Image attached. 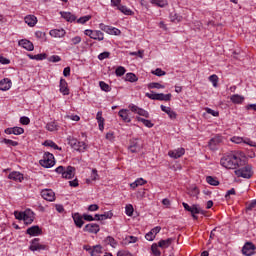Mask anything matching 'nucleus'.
Here are the masks:
<instances>
[{
  "instance_id": "cd10ccee",
  "label": "nucleus",
  "mask_w": 256,
  "mask_h": 256,
  "mask_svg": "<svg viewBox=\"0 0 256 256\" xmlns=\"http://www.w3.org/2000/svg\"><path fill=\"white\" fill-rule=\"evenodd\" d=\"M60 93L63 95H69V88L67 87V81L63 78L60 79Z\"/></svg>"
},
{
  "instance_id": "2eb2a0df",
  "label": "nucleus",
  "mask_w": 256,
  "mask_h": 256,
  "mask_svg": "<svg viewBox=\"0 0 256 256\" xmlns=\"http://www.w3.org/2000/svg\"><path fill=\"white\" fill-rule=\"evenodd\" d=\"M131 112L129 109H121L118 112V116L124 121V123H131Z\"/></svg>"
},
{
  "instance_id": "69168bd1",
  "label": "nucleus",
  "mask_w": 256,
  "mask_h": 256,
  "mask_svg": "<svg viewBox=\"0 0 256 256\" xmlns=\"http://www.w3.org/2000/svg\"><path fill=\"white\" fill-rule=\"evenodd\" d=\"M90 177L92 181H97V179H99V174L97 173V169H92V173Z\"/></svg>"
},
{
  "instance_id": "0e129e2a",
  "label": "nucleus",
  "mask_w": 256,
  "mask_h": 256,
  "mask_svg": "<svg viewBox=\"0 0 256 256\" xmlns=\"http://www.w3.org/2000/svg\"><path fill=\"white\" fill-rule=\"evenodd\" d=\"M155 235L149 231L146 235H145V239L146 241H155Z\"/></svg>"
},
{
  "instance_id": "ddd939ff",
  "label": "nucleus",
  "mask_w": 256,
  "mask_h": 256,
  "mask_svg": "<svg viewBox=\"0 0 256 256\" xmlns=\"http://www.w3.org/2000/svg\"><path fill=\"white\" fill-rule=\"evenodd\" d=\"M168 155L169 157H171V159H180V157H183V155H185V148L170 150L168 152Z\"/></svg>"
},
{
  "instance_id": "4d7b16f0",
  "label": "nucleus",
  "mask_w": 256,
  "mask_h": 256,
  "mask_svg": "<svg viewBox=\"0 0 256 256\" xmlns=\"http://www.w3.org/2000/svg\"><path fill=\"white\" fill-rule=\"evenodd\" d=\"M109 55H111V53L102 52L98 55V59H99V61H104V59H109Z\"/></svg>"
},
{
  "instance_id": "8fccbe9b",
  "label": "nucleus",
  "mask_w": 256,
  "mask_h": 256,
  "mask_svg": "<svg viewBox=\"0 0 256 256\" xmlns=\"http://www.w3.org/2000/svg\"><path fill=\"white\" fill-rule=\"evenodd\" d=\"M127 70H125V67L119 66L115 70L116 77H123V75L126 73Z\"/></svg>"
},
{
  "instance_id": "4be33fe9",
  "label": "nucleus",
  "mask_w": 256,
  "mask_h": 256,
  "mask_svg": "<svg viewBox=\"0 0 256 256\" xmlns=\"http://www.w3.org/2000/svg\"><path fill=\"white\" fill-rule=\"evenodd\" d=\"M96 121L98 123V127L100 131L105 130V118H103V112L98 111L96 114Z\"/></svg>"
},
{
  "instance_id": "052dcab7",
  "label": "nucleus",
  "mask_w": 256,
  "mask_h": 256,
  "mask_svg": "<svg viewBox=\"0 0 256 256\" xmlns=\"http://www.w3.org/2000/svg\"><path fill=\"white\" fill-rule=\"evenodd\" d=\"M4 143L6 145H11V147H17L19 145L17 141H13L11 139H4Z\"/></svg>"
},
{
  "instance_id": "aec40b11",
  "label": "nucleus",
  "mask_w": 256,
  "mask_h": 256,
  "mask_svg": "<svg viewBox=\"0 0 256 256\" xmlns=\"http://www.w3.org/2000/svg\"><path fill=\"white\" fill-rule=\"evenodd\" d=\"M62 177L63 179H73L75 177V168L73 166L66 167Z\"/></svg>"
},
{
  "instance_id": "412c9836",
  "label": "nucleus",
  "mask_w": 256,
  "mask_h": 256,
  "mask_svg": "<svg viewBox=\"0 0 256 256\" xmlns=\"http://www.w3.org/2000/svg\"><path fill=\"white\" fill-rule=\"evenodd\" d=\"M72 219H73L76 227H78L79 229H81V227H83V225H85V222L83 221L84 218L79 213L72 214Z\"/></svg>"
},
{
  "instance_id": "3c124183",
  "label": "nucleus",
  "mask_w": 256,
  "mask_h": 256,
  "mask_svg": "<svg viewBox=\"0 0 256 256\" xmlns=\"http://www.w3.org/2000/svg\"><path fill=\"white\" fill-rule=\"evenodd\" d=\"M152 75H156V77H163L164 75H167V72L163 71L161 68H156L152 71Z\"/></svg>"
},
{
  "instance_id": "7c9ffc66",
  "label": "nucleus",
  "mask_w": 256,
  "mask_h": 256,
  "mask_svg": "<svg viewBox=\"0 0 256 256\" xmlns=\"http://www.w3.org/2000/svg\"><path fill=\"white\" fill-rule=\"evenodd\" d=\"M147 184V180L143 178H137L133 183L130 184L131 189H137V187Z\"/></svg>"
},
{
  "instance_id": "a211bd4d",
  "label": "nucleus",
  "mask_w": 256,
  "mask_h": 256,
  "mask_svg": "<svg viewBox=\"0 0 256 256\" xmlns=\"http://www.w3.org/2000/svg\"><path fill=\"white\" fill-rule=\"evenodd\" d=\"M27 235H30V237H39V235H41V233H43V230H41L39 228V226L35 225L32 227H29L26 230Z\"/></svg>"
},
{
  "instance_id": "393cba45",
  "label": "nucleus",
  "mask_w": 256,
  "mask_h": 256,
  "mask_svg": "<svg viewBox=\"0 0 256 256\" xmlns=\"http://www.w3.org/2000/svg\"><path fill=\"white\" fill-rule=\"evenodd\" d=\"M60 15L62 19H65V21H68L69 23H73V21L77 19L71 12H60Z\"/></svg>"
},
{
  "instance_id": "09e8293b",
  "label": "nucleus",
  "mask_w": 256,
  "mask_h": 256,
  "mask_svg": "<svg viewBox=\"0 0 256 256\" xmlns=\"http://www.w3.org/2000/svg\"><path fill=\"white\" fill-rule=\"evenodd\" d=\"M209 82L212 83L213 87H218L219 77L216 74H213L209 77Z\"/></svg>"
},
{
  "instance_id": "5fc2aeb1",
  "label": "nucleus",
  "mask_w": 256,
  "mask_h": 256,
  "mask_svg": "<svg viewBox=\"0 0 256 256\" xmlns=\"http://www.w3.org/2000/svg\"><path fill=\"white\" fill-rule=\"evenodd\" d=\"M85 149H87V144L85 142H79L76 147V151L83 152Z\"/></svg>"
},
{
  "instance_id": "79ce46f5",
  "label": "nucleus",
  "mask_w": 256,
  "mask_h": 256,
  "mask_svg": "<svg viewBox=\"0 0 256 256\" xmlns=\"http://www.w3.org/2000/svg\"><path fill=\"white\" fill-rule=\"evenodd\" d=\"M46 129L47 131H57V129H59V126L57 125V122L53 121V122H49L46 124Z\"/></svg>"
},
{
  "instance_id": "39448f33",
  "label": "nucleus",
  "mask_w": 256,
  "mask_h": 256,
  "mask_svg": "<svg viewBox=\"0 0 256 256\" xmlns=\"http://www.w3.org/2000/svg\"><path fill=\"white\" fill-rule=\"evenodd\" d=\"M84 35L90 37V39H94V41H103L105 39V34L101 30L86 29Z\"/></svg>"
},
{
  "instance_id": "b1692460",
  "label": "nucleus",
  "mask_w": 256,
  "mask_h": 256,
  "mask_svg": "<svg viewBox=\"0 0 256 256\" xmlns=\"http://www.w3.org/2000/svg\"><path fill=\"white\" fill-rule=\"evenodd\" d=\"M11 80L9 78H4L0 81V91H9L11 89Z\"/></svg>"
},
{
  "instance_id": "c03bdc74",
  "label": "nucleus",
  "mask_w": 256,
  "mask_h": 256,
  "mask_svg": "<svg viewBox=\"0 0 256 256\" xmlns=\"http://www.w3.org/2000/svg\"><path fill=\"white\" fill-rule=\"evenodd\" d=\"M157 101H171V94L158 93Z\"/></svg>"
},
{
  "instance_id": "1a4fd4ad",
  "label": "nucleus",
  "mask_w": 256,
  "mask_h": 256,
  "mask_svg": "<svg viewBox=\"0 0 256 256\" xmlns=\"http://www.w3.org/2000/svg\"><path fill=\"white\" fill-rule=\"evenodd\" d=\"M255 244L253 242H246L242 247V254L245 256H252L255 255Z\"/></svg>"
},
{
  "instance_id": "9b49d317",
  "label": "nucleus",
  "mask_w": 256,
  "mask_h": 256,
  "mask_svg": "<svg viewBox=\"0 0 256 256\" xmlns=\"http://www.w3.org/2000/svg\"><path fill=\"white\" fill-rule=\"evenodd\" d=\"M83 231H85L86 233H94L95 235H97V233L101 231V227L99 226V224L90 223L83 228Z\"/></svg>"
},
{
  "instance_id": "f3484780",
  "label": "nucleus",
  "mask_w": 256,
  "mask_h": 256,
  "mask_svg": "<svg viewBox=\"0 0 256 256\" xmlns=\"http://www.w3.org/2000/svg\"><path fill=\"white\" fill-rule=\"evenodd\" d=\"M4 133H6V135H23V133H25V129L16 126L12 128H6Z\"/></svg>"
},
{
  "instance_id": "603ef678",
  "label": "nucleus",
  "mask_w": 256,
  "mask_h": 256,
  "mask_svg": "<svg viewBox=\"0 0 256 256\" xmlns=\"http://www.w3.org/2000/svg\"><path fill=\"white\" fill-rule=\"evenodd\" d=\"M133 211H134L133 205H131V204L126 205V207H125V214L128 217H132L133 216Z\"/></svg>"
},
{
  "instance_id": "ea45409f",
  "label": "nucleus",
  "mask_w": 256,
  "mask_h": 256,
  "mask_svg": "<svg viewBox=\"0 0 256 256\" xmlns=\"http://www.w3.org/2000/svg\"><path fill=\"white\" fill-rule=\"evenodd\" d=\"M139 241V238L135 236H126L124 239L125 245H131L132 243H137Z\"/></svg>"
},
{
  "instance_id": "f03ea898",
  "label": "nucleus",
  "mask_w": 256,
  "mask_h": 256,
  "mask_svg": "<svg viewBox=\"0 0 256 256\" xmlns=\"http://www.w3.org/2000/svg\"><path fill=\"white\" fill-rule=\"evenodd\" d=\"M235 175L242 177L243 179H251L253 177V167L251 165H246L234 171Z\"/></svg>"
},
{
  "instance_id": "c9c22d12",
  "label": "nucleus",
  "mask_w": 256,
  "mask_h": 256,
  "mask_svg": "<svg viewBox=\"0 0 256 256\" xmlns=\"http://www.w3.org/2000/svg\"><path fill=\"white\" fill-rule=\"evenodd\" d=\"M103 253V247L101 245H95L92 247L91 256H101Z\"/></svg>"
},
{
  "instance_id": "37998d69",
  "label": "nucleus",
  "mask_w": 256,
  "mask_h": 256,
  "mask_svg": "<svg viewBox=\"0 0 256 256\" xmlns=\"http://www.w3.org/2000/svg\"><path fill=\"white\" fill-rule=\"evenodd\" d=\"M169 17L172 23H179V21H181V16L175 11L171 12Z\"/></svg>"
},
{
  "instance_id": "680f3d73",
  "label": "nucleus",
  "mask_w": 256,
  "mask_h": 256,
  "mask_svg": "<svg viewBox=\"0 0 256 256\" xmlns=\"http://www.w3.org/2000/svg\"><path fill=\"white\" fill-rule=\"evenodd\" d=\"M49 61L51 63H59V61H61V56H59V55H52V56H50Z\"/></svg>"
},
{
  "instance_id": "bb28decb",
  "label": "nucleus",
  "mask_w": 256,
  "mask_h": 256,
  "mask_svg": "<svg viewBox=\"0 0 256 256\" xmlns=\"http://www.w3.org/2000/svg\"><path fill=\"white\" fill-rule=\"evenodd\" d=\"M24 21L29 27H35V25H37V17L35 15L26 16Z\"/></svg>"
},
{
  "instance_id": "9d476101",
  "label": "nucleus",
  "mask_w": 256,
  "mask_h": 256,
  "mask_svg": "<svg viewBox=\"0 0 256 256\" xmlns=\"http://www.w3.org/2000/svg\"><path fill=\"white\" fill-rule=\"evenodd\" d=\"M25 225H31L33 221H35V212H33L31 209H26L24 211L23 220Z\"/></svg>"
},
{
  "instance_id": "49530a36",
  "label": "nucleus",
  "mask_w": 256,
  "mask_h": 256,
  "mask_svg": "<svg viewBox=\"0 0 256 256\" xmlns=\"http://www.w3.org/2000/svg\"><path fill=\"white\" fill-rule=\"evenodd\" d=\"M151 3H153V5H156L157 7H167L168 2L167 0H152Z\"/></svg>"
},
{
  "instance_id": "a18cd8bd",
  "label": "nucleus",
  "mask_w": 256,
  "mask_h": 256,
  "mask_svg": "<svg viewBox=\"0 0 256 256\" xmlns=\"http://www.w3.org/2000/svg\"><path fill=\"white\" fill-rule=\"evenodd\" d=\"M148 89H165V85H162L159 82H151L148 84Z\"/></svg>"
},
{
  "instance_id": "473e14b6",
  "label": "nucleus",
  "mask_w": 256,
  "mask_h": 256,
  "mask_svg": "<svg viewBox=\"0 0 256 256\" xmlns=\"http://www.w3.org/2000/svg\"><path fill=\"white\" fill-rule=\"evenodd\" d=\"M230 100L232 101V103H235L236 105H241V103L245 101V97L239 94H234L231 96Z\"/></svg>"
},
{
  "instance_id": "e433bc0d",
  "label": "nucleus",
  "mask_w": 256,
  "mask_h": 256,
  "mask_svg": "<svg viewBox=\"0 0 256 256\" xmlns=\"http://www.w3.org/2000/svg\"><path fill=\"white\" fill-rule=\"evenodd\" d=\"M206 183H208V185H212L213 187H217V185H219V180L217 177L207 176Z\"/></svg>"
},
{
  "instance_id": "423d86ee",
  "label": "nucleus",
  "mask_w": 256,
  "mask_h": 256,
  "mask_svg": "<svg viewBox=\"0 0 256 256\" xmlns=\"http://www.w3.org/2000/svg\"><path fill=\"white\" fill-rule=\"evenodd\" d=\"M99 29H101V31H104V33H107L108 35H121V30L113 26L105 25L103 23L99 24Z\"/></svg>"
},
{
  "instance_id": "6ab92c4d",
  "label": "nucleus",
  "mask_w": 256,
  "mask_h": 256,
  "mask_svg": "<svg viewBox=\"0 0 256 256\" xmlns=\"http://www.w3.org/2000/svg\"><path fill=\"white\" fill-rule=\"evenodd\" d=\"M18 45L20 47H23L26 51H33L35 49V46L33 45V42L27 40V39H22L18 42Z\"/></svg>"
},
{
  "instance_id": "5701e85b",
  "label": "nucleus",
  "mask_w": 256,
  "mask_h": 256,
  "mask_svg": "<svg viewBox=\"0 0 256 256\" xmlns=\"http://www.w3.org/2000/svg\"><path fill=\"white\" fill-rule=\"evenodd\" d=\"M223 139L221 136H215L209 141V147L212 151H215L217 149V145H219Z\"/></svg>"
},
{
  "instance_id": "20e7f679",
  "label": "nucleus",
  "mask_w": 256,
  "mask_h": 256,
  "mask_svg": "<svg viewBox=\"0 0 256 256\" xmlns=\"http://www.w3.org/2000/svg\"><path fill=\"white\" fill-rule=\"evenodd\" d=\"M40 241L41 240L39 238L32 239L30 241L29 250L33 251V253H35V251H47L49 249V246L41 243Z\"/></svg>"
},
{
  "instance_id": "338daca9",
  "label": "nucleus",
  "mask_w": 256,
  "mask_h": 256,
  "mask_svg": "<svg viewBox=\"0 0 256 256\" xmlns=\"http://www.w3.org/2000/svg\"><path fill=\"white\" fill-rule=\"evenodd\" d=\"M113 217V212L108 211L102 214V221H105V219H111Z\"/></svg>"
},
{
  "instance_id": "7ed1b4c3",
  "label": "nucleus",
  "mask_w": 256,
  "mask_h": 256,
  "mask_svg": "<svg viewBox=\"0 0 256 256\" xmlns=\"http://www.w3.org/2000/svg\"><path fill=\"white\" fill-rule=\"evenodd\" d=\"M40 165L45 167V169H51L55 165V156L49 152L44 153L43 159L40 160Z\"/></svg>"
},
{
  "instance_id": "58836bf2",
  "label": "nucleus",
  "mask_w": 256,
  "mask_h": 256,
  "mask_svg": "<svg viewBox=\"0 0 256 256\" xmlns=\"http://www.w3.org/2000/svg\"><path fill=\"white\" fill-rule=\"evenodd\" d=\"M29 59H32L34 61H43L44 59H47V54H37V55H31L28 54Z\"/></svg>"
},
{
  "instance_id": "a878e982",
  "label": "nucleus",
  "mask_w": 256,
  "mask_h": 256,
  "mask_svg": "<svg viewBox=\"0 0 256 256\" xmlns=\"http://www.w3.org/2000/svg\"><path fill=\"white\" fill-rule=\"evenodd\" d=\"M190 213L192 215H205V210H202L201 206H199V204H193L191 206V210Z\"/></svg>"
},
{
  "instance_id": "864d4df0",
  "label": "nucleus",
  "mask_w": 256,
  "mask_h": 256,
  "mask_svg": "<svg viewBox=\"0 0 256 256\" xmlns=\"http://www.w3.org/2000/svg\"><path fill=\"white\" fill-rule=\"evenodd\" d=\"M91 20V16L90 15H86V16H82L77 20V23H80V25H85V23H87V21Z\"/></svg>"
},
{
  "instance_id": "dca6fc26",
  "label": "nucleus",
  "mask_w": 256,
  "mask_h": 256,
  "mask_svg": "<svg viewBox=\"0 0 256 256\" xmlns=\"http://www.w3.org/2000/svg\"><path fill=\"white\" fill-rule=\"evenodd\" d=\"M49 35H51L55 39H63V37H65V35H67V32L63 28L52 29V30H50Z\"/></svg>"
},
{
  "instance_id": "a19ab883",
  "label": "nucleus",
  "mask_w": 256,
  "mask_h": 256,
  "mask_svg": "<svg viewBox=\"0 0 256 256\" xmlns=\"http://www.w3.org/2000/svg\"><path fill=\"white\" fill-rule=\"evenodd\" d=\"M99 87L101 91H104L105 93L111 92V86H109V84H107L105 81H100Z\"/></svg>"
},
{
  "instance_id": "f704fd0d",
  "label": "nucleus",
  "mask_w": 256,
  "mask_h": 256,
  "mask_svg": "<svg viewBox=\"0 0 256 256\" xmlns=\"http://www.w3.org/2000/svg\"><path fill=\"white\" fill-rule=\"evenodd\" d=\"M105 243L107 245H110V247H112L113 249L117 248L118 242L117 240H115V238H113V236H107L105 238Z\"/></svg>"
},
{
  "instance_id": "c756f323",
  "label": "nucleus",
  "mask_w": 256,
  "mask_h": 256,
  "mask_svg": "<svg viewBox=\"0 0 256 256\" xmlns=\"http://www.w3.org/2000/svg\"><path fill=\"white\" fill-rule=\"evenodd\" d=\"M171 243H173V238H167L166 240H160L158 246L161 249H168V247L171 246Z\"/></svg>"
},
{
  "instance_id": "6e6552de",
  "label": "nucleus",
  "mask_w": 256,
  "mask_h": 256,
  "mask_svg": "<svg viewBox=\"0 0 256 256\" xmlns=\"http://www.w3.org/2000/svg\"><path fill=\"white\" fill-rule=\"evenodd\" d=\"M128 107L130 111H132V113H136V115H139L140 117H145V119H149V113L147 112V110L139 108L135 104H130Z\"/></svg>"
},
{
  "instance_id": "6e6d98bb",
  "label": "nucleus",
  "mask_w": 256,
  "mask_h": 256,
  "mask_svg": "<svg viewBox=\"0 0 256 256\" xmlns=\"http://www.w3.org/2000/svg\"><path fill=\"white\" fill-rule=\"evenodd\" d=\"M256 207V199L252 200L250 203L246 205V211H253Z\"/></svg>"
},
{
  "instance_id": "72a5a7b5",
  "label": "nucleus",
  "mask_w": 256,
  "mask_h": 256,
  "mask_svg": "<svg viewBox=\"0 0 256 256\" xmlns=\"http://www.w3.org/2000/svg\"><path fill=\"white\" fill-rule=\"evenodd\" d=\"M125 81H128L129 83H137V81H139V77H137L135 73L129 72L125 75Z\"/></svg>"
},
{
  "instance_id": "0eeeda50",
  "label": "nucleus",
  "mask_w": 256,
  "mask_h": 256,
  "mask_svg": "<svg viewBox=\"0 0 256 256\" xmlns=\"http://www.w3.org/2000/svg\"><path fill=\"white\" fill-rule=\"evenodd\" d=\"M232 143H235L236 145H241V143H245V145H249L250 147H256V142H253L249 138H243L239 136H234L230 139Z\"/></svg>"
},
{
  "instance_id": "4c0bfd02",
  "label": "nucleus",
  "mask_w": 256,
  "mask_h": 256,
  "mask_svg": "<svg viewBox=\"0 0 256 256\" xmlns=\"http://www.w3.org/2000/svg\"><path fill=\"white\" fill-rule=\"evenodd\" d=\"M116 9L121 13H123L124 15H133V11L127 8V6H123L120 4Z\"/></svg>"
},
{
  "instance_id": "f257e3e1",
  "label": "nucleus",
  "mask_w": 256,
  "mask_h": 256,
  "mask_svg": "<svg viewBox=\"0 0 256 256\" xmlns=\"http://www.w3.org/2000/svg\"><path fill=\"white\" fill-rule=\"evenodd\" d=\"M243 152L231 153L229 155L224 156L220 160V165L225 169H237V167H241L243 165Z\"/></svg>"
},
{
  "instance_id": "e2e57ef3",
  "label": "nucleus",
  "mask_w": 256,
  "mask_h": 256,
  "mask_svg": "<svg viewBox=\"0 0 256 256\" xmlns=\"http://www.w3.org/2000/svg\"><path fill=\"white\" fill-rule=\"evenodd\" d=\"M206 112L208 113V115H212V117H219V112L211 108H206Z\"/></svg>"
},
{
  "instance_id": "bf43d9fd",
  "label": "nucleus",
  "mask_w": 256,
  "mask_h": 256,
  "mask_svg": "<svg viewBox=\"0 0 256 256\" xmlns=\"http://www.w3.org/2000/svg\"><path fill=\"white\" fill-rule=\"evenodd\" d=\"M20 123L21 125H29L31 123V119H29L27 116H22L20 118Z\"/></svg>"
},
{
  "instance_id": "4468645a",
  "label": "nucleus",
  "mask_w": 256,
  "mask_h": 256,
  "mask_svg": "<svg viewBox=\"0 0 256 256\" xmlns=\"http://www.w3.org/2000/svg\"><path fill=\"white\" fill-rule=\"evenodd\" d=\"M8 179L11 181H16L17 183H23L25 177L23 176V173L19 171H13L8 175Z\"/></svg>"
},
{
  "instance_id": "13d9d810",
  "label": "nucleus",
  "mask_w": 256,
  "mask_h": 256,
  "mask_svg": "<svg viewBox=\"0 0 256 256\" xmlns=\"http://www.w3.org/2000/svg\"><path fill=\"white\" fill-rule=\"evenodd\" d=\"M145 95L146 97H148V99H151L152 101H157V97H158L157 93H154L153 91H151V93L147 92Z\"/></svg>"
},
{
  "instance_id": "774afa93",
  "label": "nucleus",
  "mask_w": 256,
  "mask_h": 256,
  "mask_svg": "<svg viewBox=\"0 0 256 256\" xmlns=\"http://www.w3.org/2000/svg\"><path fill=\"white\" fill-rule=\"evenodd\" d=\"M71 43H72V45H79V43H81V37L75 36V37L71 38Z\"/></svg>"
},
{
  "instance_id": "f8f14e48",
  "label": "nucleus",
  "mask_w": 256,
  "mask_h": 256,
  "mask_svg": "<svg viewBox=\"0 0 256 256\" xmlns=\"http://www.w3.org/2000/svg\"><path fill=\"white\" fill-rule=\"evenodd\" d=\"M41 197L45 199V201L53 202L55 201V192L51 189H44L41 191Z\"/></svg>"
},
{
  "instance_id": "c85d7f7f",
  "label": "nucleus",
  "mask_w": 256,
  "mask_h": 256,
  "mask_svg": "<svg viewBox=\"0 0 256 256\" xmlns=\"http://www.w3.org/2000/svg\"><path fill=\"white\" fill-rule=\"evenodd\" d=\"M136 120H137L139 123H143V125H144L145 127H147L148 129H151L152 127L155 126V124H154L153 122H151V120L142 118L141 116H137V117H136Z\"/></svg>"
},
{
  "instance_id": "2f4dec72",
  "label": "nucleus",
  "mask_w": 256,
  "mask_h": 256,
  "mask_svg": "<svg viewBox=\"0 0 256 256\" xmlns=\"http://www.w3.org/2000/svg\"><path fill=\"white\" fill-rule=\"evenodd\" d=\"M44 147H51L52 149H55L56 151H63V148L59 147L53 140H46L43 143Z\"/></svg>"
},
{
  "instance_id": "de8ad7c7",
  "label": "nucleus",
  "mask_w": 256,
  "mask_h": 256,
  "mask_svg": "<svg viewBox=\"0 0 256 256\" xmlns=\"http://www.w3.org/2000/svg\"><path fill=\"white\" fill-rule=\"evenodd\" d=\"M151 251L155 256H161V251L159 250V244L153 243L151 246Z\"/></svg>"
}]
</instances>
